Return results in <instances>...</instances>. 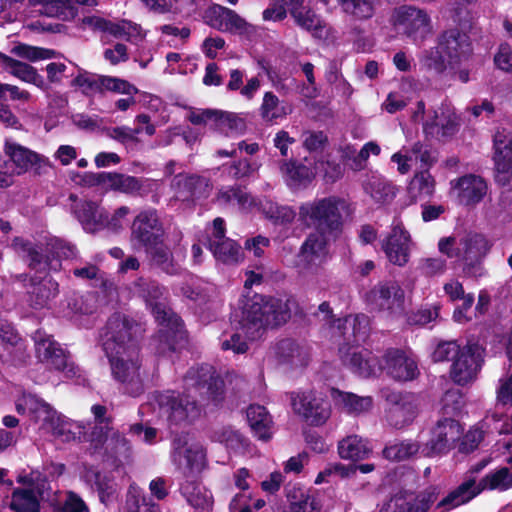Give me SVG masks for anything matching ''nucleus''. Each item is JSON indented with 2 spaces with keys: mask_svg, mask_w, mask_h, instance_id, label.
Instances as JSON below:
<instances>
[{
  "mask_svg": "<svg viewBox=\"0 0 512 512\" xmlns=\"http://www.w3.org/2000/svg\"><path fill=\"white\" fill-rule=\"evenodd\" d=\"M333 329L343 336L345 343L339 348L342 364L353 374L369 378L385 370L397 381H410L418 375L415 359L398 349L388 350L380 361L370 350L352 343L364 342L369 334V318L364 314L350 315L334 321Z\"/></svg>",
  "mask_w": 512,
  "mask_h": 512,
  "instance_id": "obj_1",
  "label": "nucleus"
},
{
  "mask_svg": "<svg viewBox=\"0 0 512 512\" xmlns=\"http://www.w3.org/2000/svg\"><path fill=\"white\" fill-rule=\"evenodd\" d=\"M141 332L126 315H112L101 334V345L107 356L111 373L120 385V390L129 396L137 397L145 390L141 372L139 349L134 337Z\"/></svg>",
  "mask_w": 512,
  "mask_h": 512,
  "instance_id": "obj_2",
  "label": "nucleus"
},
{
  "mask_svg": "<svg viewBox=\"0 0 512 512\" xmlns=\"http://www.w3.org/2000/svg\"><path fill=\"white\" fill-rule=\"evenodd\" d=\"M233 317L236 325L231 333L222 335L221 348L243 354L248 350V342L260 338L267 327L285 323L290 309L286 301L255 294L243 301Z\"/></svg>",
  "mask_w": 512,
  "mask_h": 512,
  "instance_id": "obj_3",
  "label": "nucleus"
},
{
  "mask_svg": "<svg viewBox=\"0 0 512 512\" xmlns=\"http://www.w3.org/2000/svg\"><path fill=\"white\" fill-rule=\"evenodd\" d=\"M91 413L94 417L91 432L87 433L86 426L80 422L73 421L60 412L57 419H53L51 426L43 433L50 434L61 442H70L80 439L83 436L91 443L95 450H103L107 460L119 466L130 458L131 447L127 439L111 427V418L107 416V408L103 405H93Z\"/></svg>",
  "mask_w": 512,
  "mask_h": 512,
  "instance_id": "obj_4",
  "label": "nucleus"
},
{
  "mask_svg": "<svg viewBox=\"0 0 512 512\" xmlns=\"http://www.w3.org/2000/svg\"><path fill=\"white\" fill-rule=\"evenodd\" d=\"M134 293L141 297L151 309L159 330L154 338L156 349L165 354L175 351L185 339L180 318L166 306V290L154 281L139 279L134 284Z\"/></svg>",
  "mask_w": 512,
  "mask_h": 512,
  "instance_id": "obj_5",
  "label": "nucleus"
},
{
  "mask_svg": "<svg viewBox=\"0 0 512 512\" xmlns=\"http://www.w3.org/2000/svg\"><path fill=\"white\" fill-rule=\"evenodd\" d=\"M434 361L451 360L450 377L458 385L476 380L483 361V349L476 343L460 347L455 341L440 343L433 352Z\"/></svg>",
  "mask_w": 512,
  "mask_h": 512,
  "instance_id": "obj_6",
  "label": "nucleus"
},
{
  "mask_svg": "<svg viewBox=\"0 0 512 512\" xmlns=\"http://www.w3.org/2000/svg\"><path fill=\"white\" fill-rule=\"evenodd\" d=\"M509 466H500L486 473L478 482L469 479L443 498L437 508L440 512L448 511L463 505L482 491L505 492L512 488V456Z\"/></svg>",
  "mask_w": 512,
  "mask_h": 512,
  "instance_id": "obj_7",
  "label": "nucleus"
},
{
  "mask_svg": "<svg viewBox=\"0 0 512 512\" xmlns=\"http://www.w3.org/2000/svg\"><path fill=\"white\" fill-rule=\"evenodd\" d=\"M490 247L489 241L478 233L443 237L438 242L440 253L463 262L464 272L473 276L481 274L479 263L488 254Z\"/></svg>",
  "mask_w": 512,
  "mask_h": 512,
  "instance_id": "obj_8",
  "label": "nucleus"
},
{
  "mask_svg": "<svg viewBox=\"0 0 512 512\" xmlns=\"http://www.w3.org/2000/svg\"><path fill=\"white\" fill-rule=\"evenodd\" d=\"M346 208L345 200L329 196L306 202L300 206V220L316 231L337 236L342 229L341 211Z\"/></svg>",
  "mask_w": 512,
  "mask_h": 512,
  "instance_id": "obj_9",
  "label": "nucleus"
},
{
  "mask_svg": "<svg viewBox=\"0 0 512 512\" xmlns=\"http://www.w3.org/2000/svg\"><path fill=\"white\" fill-rule=\"evenodd\" d=\"M36 357L40 364L48 370L58 371L68 378H74L79 373V368L69 361L65 350L56 342L52 335L47 334L43 330H37L33 336ZM38 384L51 380L50 374L37 375L33 377Z\"/></svg>",
  "mask_w": 512,
  "mask_h": 512,
  "instance_id": "obj_10",
  "label": "nucleus"
},
{
  "mask_svg": "<svg viewBox=\"0 0 512 512\" xmlns=\"http://www.w3.org/2000/svg\"><path fill=\"white\" fill-rule=\"evenodd\" d=\"M96 4V0H0V18L12 20L18 12L32 8L48 17L69 20L75 16L77 6Z\"/></svg>",
  "mask_w": 512,
  "mask_h": 512,
  "instance_id": "obj_11",
  "label": "nucleus"
},
{
  "mask_svg": "<svg viewBox=\"0 0 512 512\" xmlns=\"http://www.w3.org/2000/svg\"><path fill=\"white\" fill-rule=\"evenodd\" d=\"M3 151L11 163L12 173L0 172V188L12 185L13 175L20 176L30 171L40 175L51 167L48 157L19 144L11 138L5 139Z\"/></svg>",
  "mask_w": 512,
  "mask_h": 512,
  "instance_id": "obj_12",
  "label": "nucleus"
},
{
  "mask_svg": "<svg viewBox=\"0 0 512 512\" xmlns=\"http://www.w3.org/2000/svg\"><path fill=\"white\" fill-rule=\"evenodd\" d=\"M17 482L26 488L13 491L10 508L15 512H39L40 504L36 495L48 499L51 492L46 475L36 469L22 470L17 476Z\"/></svg>",
  "mask_w": 512,
  "mask_h": 512,
  "instance_id": "obj_13",
  "label": "nucleus"
},
{
  "mask_svg": "<svg viewBox=\"0 0 512 512\" xmlns=\"http://www.w3.org/2000/svg\"><path fill=\"white\" fill-rule=\"evenodd\" d=\"M414 122H422L423 132L429 139L445 141L455 135L459 129V117L449 104L426 112L425 104L419 101L412 113Z\"/></svg>",
  "mask_w": 512,
  "mask_h": 512,
  "instance_id": "obj_14",
  "label": "nucleus"
},
{
  "mask_svg": "<svg viewBox=\"0 0 512 512\" xmlns=\"http://www.w3.org/2000/svg\"><path fill=\"white\" fill-rule=\"evenodd\" d=\"M304 0H271L268 8L263 11L265 21H280L286 17V7L290 10L295 23L310 32L314 37L322 38L326 26L321 18L310 8L304 7Z\"/></svg>",
  "mask_w": 512,
  "mask_h": 512,
  "instance_id": "obj_15",
  "label": "nucleus"
},
{
  "mask_svg": "<svg viewBox=\"0 0 512 512\" xmlns=\"http://www.w3.org/2000/svg\"><path fill=\"white\" fill-rule=\"evenodd\" d=\"M391 23L396 31L411 39L414 43L423 42L433 33L430 14L421 8L403 5L395 8Z\"/></svg>",
  "mask_w": 512,
  "mask_h": 512,
  "instance_id": "obj_16",
  "label": "nucleus"
},
{
  "mask_svg": "<svg viewBox=\"0 0 512 512\" xmlns=\"http://www.w3.org/2000/svg\"><path fill=\"white\" fill-rule=\"evenodd\" d=\"M225 222L222 218L214 219L206 229V236L199 240L213 254L217 263L235 265L240 263L244 254L241 247L232 239L225 237Z\"/></svg>",
  "mask_w": 512,
  "mask_h": 512,
  "instance_id": "obj_17",
  "label": "nucleus"
},
{
  "mask_svg": "<svg viewBox=\"0 0 512 512\" xmlns=\"http://www.w3.org/2000/svg\"><path fill=\"white\" fill-rule=\"evenodd\" d=\"M463 435V428L458 421L451 417L439 420L429 431V438H422L421 455L424 457H435L448 453L455 447Z\"/></svg>",
  "mask_w": 512,
  "mask_h": 512,
  "instance_id": "obj_18",
  "label": "nucleus"
},
{
  "mask_svg": "<svg viewBox=\"0 0 512 512\" xmlns=\"http://www.w3.org/2000/svg\"><path fill=\"white\" fill-rule=\"evenodd\" d=\"M170 457L176 469L187 478L200 474L207 465L203 445L198 442L189 443L184 436L174 438Z\"/></svg>",
  "mask_w": 512,
  "mask_h": 512,
  "instance_id": "obj_19",
  "label": "nucleus"
},
{
  "mask_svg": "<svg viewBox=\"0 0 512 512\" xmlns=\"http://www.w3.org/2000/svg\"><path fill=\"white\" fill-rule=\"evenodd\" d=\"M153 399L158 405L160 416L165 417L171 426L191 422L201 413L195 400H188V396L183 399L174 391L157 392Z\"/></svg>",
  "mask_w": 512,
  "mask_h": 512,
  "instance_id": "obj_20",
  "label": "nucleus"
},
{
  "mask_svg": "<svg viewBox=\"0 0 512 512\" xmlns=\"http://www.w3.org/2000/svg\"><path fill=\"white\" fill-rule=\"evenodd\" d=\"M85 182L100 186L105 191H117L124 194L142 195L156 182L116 172L87 173Z\"/></svg>",
  "mask_w": 512,
  "mask_h": 512,
  "instance_id": "obj_21",
  "label": "nucleus"
},
{
  "mask_svg": "<svg viewBox=\"0 0 512 512\" xmlns=\"http://www.w3.org/2000/svg\"><path fill=\"white\" fill-rule=\"evenodd\" d=\"M165 231L155 209L140 211L131 226L130 241L135 249L148 248L164 239Z\"/></svg>",
  "mask_w": 512,
  "mask_h": 512,
  "instance_id": "obj_22",
  "label": "nucleus"
},
{
  "mask_svg": "<svg viewBox=\"0 0 512 512\" xmlns=\"http://www.w3.org/2000/svg\"><path fill=\"white\" fill-rule=\"evenodd\" d=\"M381 396L390 407L386 410V420L394 428H403L416 418L419 402L412 394H402L389 388L381 389Z\"/></svg>",
  "mask_w": 512,
  "mask_h": 512,
  "instance_id": "obj_23",
  "label": "nucleus"
},
{
  "mask_svg": "<svg viewBox=\"0 0 512 512\" xmlns=\"http://www.w3.org/2000/svg\"><path fill=\"white\" fill-rule=\"evenodd\" d=\"M364 300L371 309L391 315L400 314L404 310V290L393 280L379 282L365 293Z\"/></svg>",
  "mask_w": 512,
  "mask_h": 512,
  "instance_id": "obj_24",
  "label": "nucleus"
},
{
  "mask_svg": "<svg viewBox=\"0 0 512 512\" xmlns=\"http://www.w3.org/2000/svg\"><path fill=\"white\" fill-rule=\"evenodd\" d=\"M290 401L293 411L311 425H323L331 415L330 406L316 391L292 392Z\"/></svg>",
  "mask_w": 512,
  "mask_h": 512,
  "instance_id": "obj_25",
  "label": "nucleus"
},
{
  "mask_svg": "<svg viewBox=\"0 0 512 512\" xmlns=\"http://www.w3.org/2000/svg\"><path fill=\"white\" fill-rule=\"evenodd\" d=\"M183 381L188 392L195 390L201 397L212 401H217L222 393L223 381L209 364L191 367Z\"/></svg>",
  "mask_w": 512,
  "mask_h": 512,
  "instance_id": "obj_26",
  "label": "nucleus"
},
{
  "mask_svg": "<svg viewBox=\"0 0 512 512\" xmlns=\"http://www.w3.org/2000/svg\"><path fill=\"white\" fill-rule=\"evenodd\" d=\"M381 247L390 263L403 267L409 262L414 242L403 223L395 219L392 222L391 231L382 240Z\"/></svg>",
  "mask_w": 512,
  "mask_h": 512,
  "instance_id": "obj_27",
  "label": "nucleus"
},
{
  "mask_svg": "<svg viewBox=\"0 0 512 512\" xmlns=\"http://www.w3.org/2000/svg\"><path fill=\"white\" fill-rule=\"evenodd\" d=\"M15 409L18 414L28 417L42 432L52 427L51 423L54 421L53 419H57L58 413V411L43 398L28 392H23L15 399Z\"/></svg>",
  "mask_w": 512,
  "mask_h": 512,
  "instance_id": "obj_28",
  "label": "nucleus"
},
{
  "mask_svg": "<svg viewBox=\"0 0 512 512\" xmlns=\"http://www.w3.org/2000/svg\"><path fill=\"white\" fill-rule=\"evenodd\" d=\"M494 162L496 182L512 190V136L505 130L494 135Z\"/></svg>",
  "mask_w": 512,
  "mask_h": 512,
  "instance_id": "obj_29",
  "label": "nucleus"
},
{
  "mask_svg": "<svg viewBox=\"0 0 512 512\" xmlns=\"http://www.w3.org/2000/svg\"><path fill=\"white\" fill-rule=\"evenodd\" d=\"M488 185L483 177L466 174L450 181V195L465 206H474L486 196Z\"/></svg>",
  "mask_w": 512,
  "mask_h": 512,
  "instance_id": "obj_30",
  "label": "nucleus"
},
{
  "mask_svg": "<svg viewBox=\"0 0 512 512\" xmlns=\"http://www.w3.org/2000/svg\"><path fill=\"white\" fill-rule=\"evenodd\" d=\"M70 200L73 202L71 212L85 232L94 234L104 230L106 209L100 202L78 199L74 195L70 196Z\"/></svg>",
  "mask_w": 512,
  "mask_h": 512,
  "instance_id": "obj_31",
  "label": "nucleus"
},
{
  "mask_svg": "<svg viewBox=\"0 0 512 512\" xmlns=\"http://www.w3.org/2000/svg\"><path fill=\"white\" fill-rule=\"evenodd\" d=\"M304 162L290 159L280 163V172L289 187H306L318 174V165H315L314 161L306 157Z\"/></svg>",
  "mask_w": 512,
  "mask_h": 512,
  "instance_id": "obj_32",
  "label": "nucleus"
},
{
  "mask_svg": "<svg viewBox=\"0 0 512 512\" xmlns=\"http://www.w3.org/2000/svg\"><path fill=\"white\" fill-rule=\"evenodd\" d=\"M335 237L319 231L311 233L301 246L299 264L308 270L319 267L326 259L328 241Z\"/></svg>",
  "mask_w": 512,
  "mask_h": 512,
  "instance_id": "obj_33",
  "label": "nucleus"
},
{
  "mask_svg": "<svg viewBox=\"0 0 512 512\" xmlns=\"http://www.w3.org/2000/svg\"><path fill=\"white\" fill-rule=\"evenodd\" d=\"M438 43L447 57V62L451 69L462 61L467 60L471 53L469 37L457 29L444 32L439 38Z\"/></svg>",
  "mask_w": 512,
  "mask_h": 512,
  "instance_id": "obj_34",
  "label": "nucleus"
},
{
  "mask_svg": "<svg viewBox=\"0 0 512 512\" xmlns=\"http://www.w3.org/2000/svg\"><path fill=\"white\" fill-rule=\"evenodd\" d=\"M84 24L103 32H107L117 38H123L131 42H137L144 38V33L139 25L122 20L111 22L101 17L91 16L84 19Z\"/></svg>",
  "mask_w": 512,
  "mask_h": 512,
  "instance_id": "obj_35",
  "label": "nucleus"
},
{
  "mask_svg": "<svg viewBox=\"0 0 512 512\" xmlns=\"http://www.w3.org/2000/svg\"><path fill=\"white\" fill-rule=\"evenodd\" d=\"M436 499L435 489H429L421 493L413 504L412 495H395L381 512H428Z\"/></svg>",
  "mask_w": 512,
  "mask_h": 512,
  "instance_id": "obj_36",
  "label": "nucleus"
},
{
  "mask_svg": "<svg viewBox=\"0 0 512 512\" xmlns=\"http://www.w3.org/2000/svg\"><path fill=\"white\" fill-rule=\"evenodd\" d=\"M212 13L215 15V19L211 20V26L218 30L247 36L254 33V27L231 9L215 5L212 8Z\"/></svg>",
  "mask_w": 512,
  "mask_h": 512,
  "instance_id": "obj_37",
  "label": "nucleus"
},
{
  "mask_svg": "<svg viewBox=\"0 0 512 512\" xmlns=\"http://www.w3.org/2000/svg\"><path fill=\"white\" fill-rule=\"evenodd\" d=\"M80 477L81 480L92 490L97 491L102 503L107 504L115 498L117 493V484L109 475L100 473L94 467L85 466Z\"/></svg>",
  "mask_w": 512,
  "mask_h": 512,
  "instance_id": "obj_38",
  "label": "nucleus"
},
{
  "mask_svg": "<svg viewBox=\"0 0 512 512\" xmlns=\"http://www.w3.org/2000/svg\"><path fill=\"white\" fill-rule=\"evenodd\" d=\"M330 397L337 409L351 415L366 413L373 407V398L371 396H359L352 392L332 388Z\"/></svg>",
  "mask_w": 512,
  "mask_h": 512,
  "instance_id": "obj_39",
  "label": "nucleus"
},
{
  "mask_svg": "<svg viewBox=\"0 0 512 512\" xmlns=\"http://www.w3.org/2000/svg\"><path fill=\"white\" fill-rule=\"evenodd\" d=\"M11 247L19 256L27 259L29 267L36 272H44L46 269L56 271L61 266L58 260L48 261V259H44L38 248L34 247L30 242L23 238H14Z\"/></svg>",
  "mask_w": 512,
  "mask_h": 512,
  "instance_id": "obj_40",
  "label": "nucleus"
},
{
  "mask_svg": "<svg viewBox=\"0 0 512 512\" xmlns=\"http://www.w3.org/2000/svg\"><path fill=\"white\" fill-rule=\"evenodd\" d=\"M0 62L16 78L23 82L33 84L43 91H47L48 85L37 70L24 62L15 60L0 52Z\"/></svg>",
  "mask_w": 512,
  "mask_h": 512,
  "instance_id": "obj_41",
  "label": "nucleus"
},
{
  "mask_svg": "<svg viewBox=\"0 0 512 512\" xmlns=\"http://www.w3.org/2000/svg\"><path fill=\"white\" fill-rule=\"evenodd\" d=\"M420 161L428 165L432 161L429 151L420 142L415 143L411 149L403 147L391 156V161L397 164V171L400 174H407L413 165V162Z\"/></svg>",
  "mask_w": 512,
  "mask_h": 512,
  "instance_id": "obj_42",
  "label": "nucleus"
},
{
  "mask_svg": "<svg viewBox=\"0 0 512 512\" xmlns=\"http://www.w3.org/2000/svg\"><path fill=\"white\" fill-rule=\"evenodd\" d=\"M29 301L35 309L47 307L49 302L58 294V283L50 277L30 279Z\"/></svg>",
  "mask_w": 512,
  "mask_h": 512,
  "instance_id": "obj_43",
  "label": "nucleus"
},
{
  "mask_svg": "<svg viewBox=\"0 0 512 512\" xmlns=\"http://www.w3.org/2000/svg\"><path fill=\"white\" fill-rule=\"evenodd\" d=\"M216 201L221 206H238L244 212H255L258 205L257 199L239 186L221 188L217 193Z\"/></svg>",
  "mask_w": 512,
  "mask_h": 512,
  "instance_id": "obj_44",
  "label": "nucleus"
},
{
  "mask_svg": "<svg viewBox=\"0 0 512 512\" xmlns=\"http://www.w3.org/2000/svg\"><path fill=\"white\" fill-rule=\"evenodd\" d=\"M247 420L255 436L268 441L272 437V418L265 407L250 405L247 409Z\"/></svg>",
  "mask_w": 512,
  "mask_h": 512,
  "instance_id": "obj_45",
  "label": "nucleus"
},
{
  "mask_svg": "<svg viewBox=\"0 0 512 512\" xmlns=\"http://www.w3.org/2000/svg\"><path fill=\"white\" fill-rule=\"evenodd\" d=\"M371 449L368 442L357 435H350L338 444V453L342 459L359 461L368 457Z\"/></svg>",
  "mask_w": 512,
  "mask_h": 512,
  "instance_id": "obj_46",
  "label": "nucleus"
},
{
  "mask_svg": "<svg viewBox=\"0 0 512 512\" xmlns=\"http://www.w3.org/2000/svg\"><path fill=\"white\" fill-rule=\"evenodd\" d=\"M152 263L160 268L163 272L174 275L179 273L180 267L174 262L173 255L164 243V239L159 243L151 245L145 249Z\"/></svg>",
  "mask_w": 512,
  "mask_h": 512,
  "instance_id": "obj_47",
  "label": "nucleus"
},
{
  "mask_svg": "<svg viewBox=\"0 0 512 512\" xmlns=\"http://www.w3.org/2000/svg\"><path fill=\"white\" fill-rule=\"evenodd\" d=\"M182 183H185L186 185L190 186L193 185L192 188L190 187L189 190L184 191V196L192 197V200L208 197L212 189V185L209 179L202 176L178 173L174 177V185H180ZM181 196H183V193L181 194Z\"/></svg>",
  "mask_w": 512,
  "mask_h": 512,
  "instance_id": "obj_48",
  "label": "nucleus"
},
{
  "mask_svg": "<svg viewBox=\"0 0 512 512\" xmlns=\"http://www.w3.org/2000/svg\"><path fill=\"white\" fill-rule=\"evenodd\" d=\"M180 490L187 502L195 508L207 509L212 504L211 492L196 481L187 479L181 484Z\"/></svg>",
  "mask_w": 512,
  "mask_h": 512,
  "instance_id": "obj_49",
  "label": "nucleus"
},
{
  "mask_svg": "<svg viewBox=\"0 0 512 512\" xmlns=\"http://www.w3.org/2000/svg\"><path fill=\"white\" fill-rule=\"evenodd\" d=\"M419 64L422 70L433 73L435 75L442 74L450 67L447 57L440 48L438 43L435 47L424 50L419 57Z\"/></svg>",
  "mask_w": 512,
  "mask_h": 512,
  "instance_id": "obj_50",
  "label": "nucleus"
},
{
  "mask_svg": "<svg viewBox=\"0 0 512 512\" xmlns=\"http://www.w3.org/2000/svg\"><path fill=\"white\" fill-rule=\"evenodd\" d=\"M211 440L223 444L227 450L234 453H243L248 445L247 440L238 431L230 427L215 430Z\"/></svg>",
  "mask_w": 512,
  "mask_h": 512,
  "instance_id": "obj_51",
  "label": "nucleus"
},
{
  "mask_svg": "<svg viewBox=\"0 0 512 512\" xmlns=\"http://www.w3.org/2000/svg\"><path fill=\"white\" fill-rule=\"evenodd\" d=\"M257 207L255 212H262L267 218L275 223H290L295 218V212L288 206H278L269 199H257Z\"/></svg>",
  "mask_w": 512,
  "mask_h": 512,
  "instance_id": "obj_52",
  "label": "nucleus"
},
{
  "mask_svg": "<svg viewBox=\"0 0 512 512\" xmlns=\"http://www.w3.org/2000/svg\"><path fill=\"white\" fill-rule=\"evenodd\" d=\"M291 109L279 100L273 92H266L260 106L261 117L265 121H274L285 118Z\"/></svg>",
  "mask_w": 512,
  "mask_h": 512,
  "instance_id": "obj_53",
  "label": "nucleus"
},
{
  "mask_svg": "<svg viewBox=\"0 0 512 512\" xmlns=\"http://www.w3.org/2000/svg\"><path fill=\"white\" fill-rule=\"evenodd\" d=\"M275 354L283 363L293 366L305 364V351L291 339H284L277 343Z\"/></svg>",
  "mask_w": 512,
  "mask_h": 512,
  "instance_id": "obj_54",
  "label": "nucleus"
},
{
  "mask_svg": "<svg viewBox=\"0 0 512 512\" xmlns=\"http://www.w3.org/2000/svg\"><path fill=\"white\" fill-rule=\"evenodd\" d=\"M422 443L413 440H403L387 445L383 450L386 459L394 461L406 460L417 453L421 454Z\"/></svg>",
  "mask_w": 512,
  "mask_h": 512,
  "instance_id": "obj_55",
  "label": "nucleus"
},
{
  "mask_svg": "<svg viewBox=\"0 0 512 512\" xmlns=\"http://www.w3.org/2000/svg\"><path fill=\"white\" fill-rule=\"evenodd\" d=\"M434 189V179L427 170L416 173L408 186L409 195L414 201L431 197Z\"/></svg>",
  "mask_w": 512,
  "mask_h": 512,
  "instance_id": "obj_56",
  "label": "nucleus"
},
{
  "mask_svg": "<svg viewBox=\"0 0 512 512\" xmlns=\"http://www.w3.org/2000/svg\"><path fill=\"white\" fill-rule=\"evenodd\" d=\"M214 128L226 136H237L244 133L246 123L243 118L234 113L218 111Z\"/></svg>",
  "mask_w": 512,
  "mask_h": 512,
  "instance_id": "obj_57",
  "label": "nucleus"
},
{
  "mask_svg": "<svg viewBox=\"0 0 512 512\" xmlns=\"http://www.w3.org/2000/svg\"><path fill=\"white\" fill-rule=\"evenodd\" d=\"M364 189L376 202H385L391 199L395 192L394 186L377 175H372L365 183Z\"/></svg>",
  "mask_w": 512,
  "mask_h": 512,
  "instance_id": "obj_58",
  "label": "nucleus"
},
{
  "mask_svg": "<svg viewBox=\"0 0 512 512\" xmlns=\"http://www.w3.org/2000/svg\"><path fill=\"white\" fill-rule=\"evenodd\" d=\"M10 52L15 56L28 60L30 62L53 59L56 58L57 55V52L55 50L31 46L24 43H19L13 46Z\"/></svg>",
  "mask_w": 512,
  "mask_h": 512,
  "instance_id": "obj_59",
  "label": "nucleus"
},
{
  "mask_svg": "<svg viewBox=\"0 0 512 512\" xmlns=\"http://www.w3.org/2000/svg\"><path fill=\"white\" fill-rule=\"evenodd\" d=\"M126 510L127 512H159V507L148 502L142 490L132 484L127 493Z\"/></svg>",
  "mask_w": 512,
  "mask_h": 512,
  "instance_id": "obj_60",
  "label": "nucleus"
},
{
  "mask_svg": "<svg viewBox=\"0 0 512 512\" xmlns=\"http://www.w3.org/2000/svg\"><path fill=\"white\" fill-rule=\"evenodd\" d=\"M149 10L159 13H177L191 8L195 0H140Z\"/></svg>",
  "mask_w": 512,
  "mask_h": 512,
  "instance_id": "obj_61",
  "label": "nucleus"
},
{
  "mask_svg": "<svg viewBox=\"0 0 512 512\" xmlns=\"http://www.w3.org/2000/svg\"><path fill=\"white\" fill-rule=\"evenodd\" d=\"M343 11L357 19H368L374 15L377 0H338Z\"/></svg>",
  "mask_w": 512,
  "mask_h": 512,
  "instance_id": "obj_62",
  "label": "nucleus"
},
{
  "mask_svg": "<svg viewBox=\"0 0 512 512\" xmlns=\"http://www.w3.org/2000/svg\"><path fill=\"white\" fill-rule=\"evenodd\" d=\"M287 497L293 512H318L320 509L316 499L300 488L289 491Z\"/></svg>",
  "mask_w": 512,
  "mask_h": 512,
  "instance_id": "obj_63",
  "label": "nucleus"
},
{
  "mask_svg": "<svg viewBox=\"0 0 512 512\" xmlns=\"http://www.w3.org/2000/svg\"><path fill=\"white\" fill-rule=\"evenodd\" d=\"M260 164L248 159H242L232 164H225L219 170L230 178L240 179L252 175L259 169Z\"/></svg>",
  "mask_w": 512,
  "mask_h": 512,
  "instance_id": "obj_64",
  "label": "nucleus"
}]
</instances>
